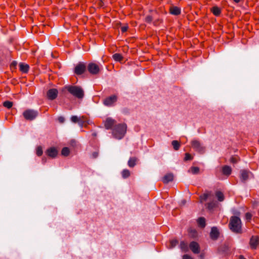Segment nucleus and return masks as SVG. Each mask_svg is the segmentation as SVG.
Returning <instances> with one entry per match:
<instances>
[{
    "instance_id": "obj_37",
    "label": "nucleus",
    "mask_w": 259,
    "mask_h": 259,
    "mask_svg": "<svg viewBox=\"0 0 259 259\" xmlns=\"http://www.w3.org/2000/svg\"><path fill=\"white\" fill-rule=\"evenodd\" d=\"M71 120L74 123H76L78 121L79 119L77 116H72L71 118Z\"/></svg>"
},
{
    "instance_id": "obj_16",
    "label": "nucleus",
    "mask_w": 259,
    "mask_h": 259,
    "mask_svg": "<svg viewBox=\"0 0 259 259\" xmlns=\"http://www.w3.org/2000/svg\"><path fill=\"white\" fill-rule=\"evenodd\" d=\"M231 172L232 169L230 166L225 165L222 167V172L223 175L228 176L231 174Z\"/></svg>"
},
{
    "instance_id": "obj_27",
    "label": "nucleus",
    "mask_w": 259,
    "mask_h": 259,
    "mask_svg": "<svg viewBox=\"0 0 259 259\" xmlns=\"http://www.w3.org/2000/svg\"><path fill=\"white\" fill-rule=\"evenodd\" d=\"M70 150L68 148L64 147L62 149L61 153L63 156H67L69 154Z\"/></svg>"
},
{
    "instance_id": "obj_6",
    "label": "nucleus",
    "mask_w": 259,
    "mask_h": 259,
    "mask_svg": "<svg viewBox=\"0 0 259 259\" xmlns=\"http://www.w3.org/2000/svg\"><path fill=\"white\" fill-rule=\"evenodd\" d=\"M88 70L91 74L96 75L99 72L100 68L97 64L94 63H90L88 64Z\"/></svg>"
},
{
    "instance_id": "obj_5",
    "label": "nucleus",
    "mask_w": 259,
    "mask_h": 259,
    "mask_svg": "<svg viewBox=\"0 0 259 259\" xmlns=\"http://www.w3.org/2000/svg\"><path fill=\"white\" fill-rule=\"evenodd\" d=\"M23 115L25 119L32 120L37 116L38 112L32 109H27L24 111Z\"/></svg>"
},
{
    "instance_id": "obj_22",
    "label": "nucleus",
    "mask_w": 259,
    "mask_h": 259,
    "mask_svg": "<svg viewBox=\"0 0 259 259\" xmlns=\"http://www.w3.org/2000/svg\"><path fill=\"white\" fill-rule=\"evenodd\" d=\"M113 59L116 62H120L123 59V57L120 54L115 53L113 56Z\"/></svg>"
},
{
    "instance_id": "obj_23",
    "label": "nucleus",
    "mask_w": 259,
    "mask_h": 259,
    "mask_svg": "<svg viewBox=\"0 0 259 259\" xmlns=\"http://www.w3.org/2000/svg\"><path fill=\"white\" fill-rule=\"evenodd\" d=\"M198 226L201 228H204L205 226V220L204 218H199L197 220Z\"/></svg>"
},
{
    "instance_id": "obj_28",
    "label": "nucleus",
    "mask_w": 259,
    "mask_h": 259,
    "mask_svg": "<svg viewBox=\"0 0 259 259\" xmlns=\"http://www.w3.org/2000/svg\"><path fill=\"white\" fill-rule=\"evenodd\" d=\"M212 13L215 16H219L221 14L220 9L217 7H214L212 8Z\"/></svg>"
},
{
    "instance_id": "obj_33",
    "label": "nucleus",
    "mask_w": 259,
    "mask_h": 259,
    "mask_svg": "<svg viewBox=\"0 0 259 259\" xmlns=\"http://www.w3.org/2000/svg\"><path fill=\"white\" fill-rule=\"evenodd\" d=\"M42 149L40 146L37 147L36 150V153L37 156H40L42 154Z\"/></svg>"
},
{
    "instance_id": "obj_18",
    "label": "nucleus",
    "mask_w": 259,
    "mask_h": 259,
    "mask_svg": "<svg viewBox=\"0 0 259 259\" xmlns=\"http://www.w3.org/2000/svg\"><path fill=\"white\" fill-rule=\"evenodd\" d=\"M180 247L181 249L184 252H187L189 250L188 243L184 241H182L180 242Z\"/></svg>"
},
{
    "instance_id": "obj_40",
    "label": "nucleus",
    "mask_w": 259,
    "mask_h": 259,
    "mask_svg": "<svg viewBox=\"0 0 259 259\" xmlns=\"http://www.w3.org/2000/svg\"><path fill=\"white\" fill-rule=\"evenodd\" d=\"M58 120L59 122L60 123H63L65 121L64 118L62 116L59 117L58 118Z\"/></svg>"
},
{
    "instance_id": "obj_24",
    "label": "nucleus",
    "mask_w": 259,
    "mask_h": 259,
    "mask_svg": "<svg viewBox=\"0 0 259 259\" xmlns=\"http://www.w3.org/2000/svg\"><path fill=\"white\" fill-rule=\"evenodd\" d=\"M131 172L129 170L127 169H123L121 172V175L123 179H126L130 177Z\"/></svg>"
},
{
    "instance_id": "obj_13",
    "label": "nucleus",
    "mask_w": 259,
    "mask_h": 259,
    "mask_svg": "<svg viewBox=\"0 0 259 259\" xmlns=\"http://www.w3.org/2000/svg\"><path fill=\"white\" fill-rule=\"evenodd\" d=\"M116 121L111 118H108L105 121L104 126L106 129H110L112 126L115 123Z\"/></svg>"
},
{
    "instance_id": "obj_25",
    "label": "nucleus",
    "mask_w": 259,
    "mask_h": 259,
    "mask_svg": "<svg viewBox=\"0 0 259 259\" xmlns=\"http://www.w3.org/2000/svg\"><path fill=\"white\" fill-rule=\"evenodd\" d=\"M216 197L220 201H223L224 199V194L221 191H217L215 193Z\"/></svg>"
},
{
    "instance_id": "obj_19",
    "label": "nucleus",
    "mask_w": 259,
    "mask_h": 259,
    "mask_svg": "<svg viewBox=\"0 0 259 259\" xmlns=\"http://www.w3.org/2000/svg\"><path fill=\"white\" fill-rule=\"evenodd\" d=\"M19 67L20 71L23 73H27L29 70V66L28 64L21 63Z\"/></svg>"
},
{
    "instance_id": "obj_1",
    "label": "nucleus",
    "mask_w": 259,
    "mask_h": 259,
    "mask_svg": "<svg viewBox=\"0 0 259 259\" xmlns=\"http://www.w3.org/2000/svg\"><path fill=\"white\" fill-rule=\"evenodd\" d=\"M64 90L67 91L71 95L78 99H81L84 97V91L79 86L66 85L64 88Z\"/></svg>"
},
{
    "instance_id": "obj_31",
    "label": "nucleus",
    "mask_w": 259,
    "mask_h": 259,
    "mask_svg": "<svg viewBox=\"0 0 259 259\" xmlns=\"http://www.w3.org/2000/svg\"><path fill=\"white\" fill-rule=\"evenodd\" d=\"M239 160V158L238 156H232L230 158V162L232 163H236Z\"/></svg>"
},
{
    "instance_id": "obj_21",
    "label": "nucleus",
    "mask_w": 259,
    "mask_h": 259,
    "mask_svg": "<svg viewBox=\"0 0 259 259\" xmlns=\"http://www.w3.org/2000/svg\"><path fill=\"white\" fill-rule=\"evenodd\" d=\"M137 158L136 157H131L128 161V165L130 167H133L136 164Z\"/></svg>"
},
{
    "instance_id": "obj_4",
    "label": "nucleus",
    "mask_w": 259,
    "mask_h": 259,
    "mask_svg": "<svg viewBox=\"0 0 259 259\" xmlns=\"http://www.w3.org/2000/svg\"><path fill=\"white\" fill-rule=\"evenodd\" d=\"M191 146L195 151L201 154H204L205 152V147L197 140L191 141Z\"/></svg>"
},
{
    "instance_id": "obj_43",
    "label": "nucleus",
    "mask_w": 259,
    "mask_h": 259,
    "mask_svg": "<svg viewBox=\"0 0 259 259\" xmlns=\"http://www.w3.org/2000/svg\"><path fill=\"white\" fill-rule=\"evenodd\" d=\"M98 153L97 152H94L93 153V157L94 158H96L98 156Z\"/></svg>"
},
{
    "instance_id": "obj_32",
    "label": "nucleus",
    "mask_w": 259,
    "mask_h": 259,
    "mask_svg": "<svg viewBox=\"0 0 259 259\" xmlns=\"http://www.w3.org/2000/svg\"><path fill=\"white\" fill-rule=\"evenodd\" d=\"M209 195H210L209 193L203 194V195L200 196V199H201V200L202 201L206 200V199H207V198L208 197Z\"/></svg>"
},
{
    "instance_id": "obj_12",
    "label": "nucleus",
    "mask_w": 259,
    "mask_h": 259,
    "mask_svg": "<svg viewBox=\"0 0 259 259\" xmlns=\"http://www.w3.org/2000/svg\"><path fill=\"white\" fill-rule=\"evenodd\" d=\"M220 233L218 228L215 227H213L211 228V232L210 233V237L213 240H216L219 237Z\"/></svg>"
},
{
    "instance_id": "obj_7",
    "label": "nucleus",
    "mask_w": 259,
    "mask_h": 259,
    "mask_svg": "<svg viewBox=\"0 0 259 259\" xmlns=\"http://www.w3.org/2000/svg\"><path fill=\"white\" fill-rule=\"evenodd\" d=\"M117 100V97L116 95H112L106 98L103 102L104 104L106 106H112Z\"/></svg>"
},
{
    "instance_id": "obj_36",
    "label": "nucleus",
    "mask_w": 259,
    "mask_h": 259,
    "mask_svg": "<svg viewBox=\"0 0 259 259\" xmlns=\"http://www.w3.org/2000/svg\"><path fill=\"white\" fill-rule=\"evenodd\" d=\"M192 158H193L192 156L189 153H186L185 154V158H184V160H186V161H187V160H192Z\"/></svg>"
},
{
    "instance_id": "obj_39",
    "label": "nucleus",
    "mask_w": 259,
    "mask_h": 259,
    "mask_svg": "<svg viewBox=\"0 0 259 259\" xmlns=\"http://www.w3.org/2000/svg\"><path fill=\"white\" fill-rule=\"evenodd\" d=\"M183 259H193L190 255L185 254L183 256Z\"/></svg>"
},
{
    "instance_id": "obj_46",
    "label": "nucleus",
    "mask_w": 259,
    "mask_h": 259,
    "mask_svg": "<svg viewBox=\"0 0 259 259\" xmlns=\"http://www.w3.org/2000/svg\"><path fill=\"white\" fill-rule=\"evenodd\" d=\"M234 213L235 214H236V215H239V214H240V213H239V212H238V211L235 212H234Z\"/></svg>"
},
{
    "instance_id": "obj_30",
    "label": "nucleus",
    "mask_w": 259,
    "mask_h": 259,
    "mask_svg": "<svg viewBox=\"0 0 259 259\" xmlns=\"http://www.w3.org/2000/svg\"><path fill=\"white\" fill-rule=\"evenodd\" d=\"M178 243V241L176 239L172 240L170 241V248H172L175 247Z\"/></svg>"
},
{
    "instance_id": "obj_35",
    "label": "nucleus",
    "mask_w": 259,
    "mask_h": 259,
    "mask_svg": "<svg viewBox=\"0 0 259 259\" xmlns=\"http://www.w3.org/2000/svg\"><path fill=\"white\" fill-rule=\"evenodd\" d=\"M152 20H153V18L150 15L147 16L145 19V21L147 23H151L152 21Z\"/></svg>"
},
{
    "instance_id": "obj_38",
    "label": "nucleus",
    "mask_w": 259,
    "mask_h": 259,
    "mask_svg": "<svg viewBox=\"0 0 259 259\" xmlns=\"http://www.w3.org/2000/svg\"><path fill=\"white\" fill-rule=\"evenodd\" d=\"M251 217H252V215L251 214V213L247 212L245 214V219L246 220H247V221L250 220L251 219Z\"/></svg>"
},
{
    "instance_id": "obj_44",
    "label": "nucleus",
    "mask_w": 259,
    "mask_h": 259,
    "mask_svg": "<svg viewBox=\"0 0 259 259\" xmlns=\"http://www.w3.org/2000/svg\"><path fill=\"white\" fill-rule=\"evenodd\" d=\"M239 259H246V258H245L243 255H240Z\"/></svg>"
},
{
    "instance_id": "obj_14",
    "label": "nucleus",
    "mask_w": 259,
    "mask_h": 259,
    "mask_svg": "<svg viewBox=\"0 0 259 259\" xmlns=\"http://www.w3.org/2000/svg\"><path fill=\"white\" fill-rule=\"evenodd\" d=\"M46 154H47L48 156L52 158H54L57 156L58 154V151L55 148L51 147L47 149V150L46 151Z\"/></svg>"
},
{
    "instance_id": "obj_41",
    "label": "nucleus",
    "mask_w": 259,
    "mask_h": 259,
    "mask_svg": "<svg viewBox=\"0 0 259 259\" xmlns=\"http://www.w3.org/2000/svg\"><path fill=\"white\" fill-rule=\"evenodd\" d=\"M214 204L213 203H209L208 204V208L209 209H211L214 206Z\"/></svg>"
},
{
    "instance_id": "obj_20",
    "label": "nucleus",
    "mask_w": 259,
    "mask_h": 259,
    "mask_svg": "<svg viewBox=\"0 0 259 259\" xmlns=\"http://www.w3.org/2000/svg\"><path fill=\"white\" fill-rule=\"evenodd\" d=\"M170 12L172 15H178L181 13V9L177 7H173L170 8Z\"/></svg>"
},
{
    "instance_id": "obj_8",
    "label": "nucleus",
    "mask_w": 259,
    "mask_h": 259,
    "mask_svg": "<svg viewBox=\"0 0 259 259\" xmlns=\"http://www.w3.org/2000/svg\"><path fill=\"white\" fill-rule=\"evenodd\" d=\"M86 70V66L83 63L80 62L76 65L74 68V72L77 75L83 74Z\"/></svg>"
},
{
    "instance_id": "obj_29",
    "label": "nucleus",
    "mask_w": 259,
    "mask_h": 259,
    "mask_svg": "<svg viewBox=\"0 0 259 259\" xmlns=\"http://www.w3.org/2000/svg\"><path fill=\"white\" fill-rule=\"evenodd\" d=\"M3 105L4 107L10 109L13 106V102L9 101H6L3 103Z\"/></svg>"
},
{
    "instance_id": "obj_9",
    "label": "nucleus",
    "mask_w": 259,
    "mask_h": 259,
    "mask_svg": "<svg viewBox=\"0 0 259 259\" xmlns=\"http://www.w3.org/2000/svg\"><path fill=\"white\" fill-rule=\"evenodd\" d=\"M259 245V237L257 236H252L249 241V245L252 249H256Z\"/></svg>"
},
{
    "instance_id": "obj_34",
    "label": "nucleus",
    "mask_w": 259,
    "mask_h": 259,
    "mask_svg": "<svg viewBox=\"0 0 259 259\" xmlns=\"http://www.w3.org/2000/svg\"><path fill=\"white\" fill-rule=\"evenodd\" d=\"M190 170L193 174H197L199 171V168L198 167H192Z\"/></svg>"
},
{
    "instance_id": "obj_26",
    "label": "nucleus",
    "mask_w": 259,
    "mask_h": 259,
    "mask_svg": "<svg viewBox=\"0 0 259 259\" xmlns=\"http://www.w3.org/2000/svg\"><path fill=\"white\" fill-rule=\"evenodd\" d=\"M171 144L173 146L174 149L175 150H178L180 148V143L176 140L172 141L171 142Z\"/></svg>"
},
{
    "instance_id": "obj_15",
    "label": "nucleus",
    "mask_w": 259,
    "mask_h": 259,
    "mask_svg": "<svg viewBox=\"0 0 259 259\" xmlns=\"http://www.w3.org/2000/svg\"><path fill=\"white\" fill-rule=\"evenodd\" d=\"M174 176L172 174H167L163 178L162 181L164 183H168L173 180Z\"/></svg>"
},
{
    "instance_id": "obj_2",
    "label": "nucleus",
    "mask_w": 259,
    "mask_h": 259,
    "mask_svg": "<svg viewBox=\"0 0 259 259\" xmlns=\"http://www.w3.org/2000/svg\"><path fill=\"white\" fill-rule=\"evenodd\" d=\"M230 229L236 233H240L241 232V221L238 216L231 217L229 222Z\"/></svg>"
},
{
    "instance_id": "obj_11",
    "label": "nucleus",
    "mask_w": 259,
    "mask_h": 259,
    "mask_svg": "<svg viewBox=\"0 0 259 259\" xmlns=\"http://www.w3.org/2000/svg\"><path fill=\"white\" fill-rule=\"evenodd\" d=\"M58 94V92L57 89H50L47 92V97L49 99L53 100L57 98Z\"/></svg>"
},
{
    "instance_id": "obj_17",
    "label": "nucleus",
    "mask_w": 259,
    "mask_h": 259,
    "mask_svg": "<svg viewBox=\"0 0 259 259\" xmlns=\"http://www.w3.org/2000/svg\"><path fill=\"white\" fill-rule=\"evenodd\" d=\"M249 172L245 170H242L241 171L240 178L242 181L245 182L248 178Z\"/></svg>"
},
{
    "instance_id": "obj_10",
    "label": "nucleus",
    "mask_w": 259,
    "mask_h": 259,
    "mask_svg": "<svg viewBox=\"0 0 259 259\" xmlns=\"http://www.w3.org/2000/svg\"><path fill=\"white\" fill-rule=\"evenodd\" d=\"M189 248L194 253L198 254L200 252L199 245L195 241H192L190 243Z\"/></svg>"
},
{
    "instance_id": "obj_3",
    "label": "nucleus",
    "mask_w": 259,
    "mask_h": 259,
    "mask_svg": "<svg viewBox=\"0 0 259 259\" xmlns=\"http://www.w3.org/2000/svg\"><path fill=\"white\" fill-rule=\"evenodd\" d=\"M127 126L125 123H120L116 125L113 130V136L117 139H121L125 135Z\"/></svg>"
},
{
    "instance_id": "obj_45",
    "label": "nucleus",
    "mask_w": 259,
    "mask_h": 259,
    "mask_svg": "<svg viewBox=\"0 0 259 259\" xmlns=\"http://www.w3.org/2000/svg\"><path fill=\"white\" fill-rule=\"evenodd\" d=\"M236 3H238L240 2V0H233Z\"/></svg>"
},
{
    "instance_id": "obj_42",
    "label": "nucleus",
    "mask_w": 259,
    "mask_h": 259,
    "mask_svg": "<svg viewBox=\"0 0 259 259\" xmlns=\"http://www.w3.org/2000/svg\"><path fill=\"white\" fill-rule=\"evenodd\" d=\"M127 29V27L126 26L122 27L121 28V30L122 32H124L126 31Z\"/></svg>"
}]
</instances>
